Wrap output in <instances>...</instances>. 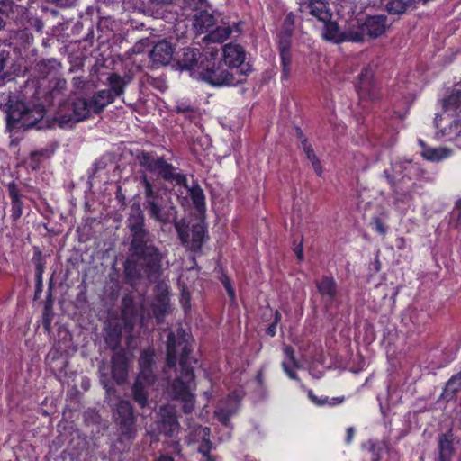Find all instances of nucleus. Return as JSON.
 <instances>
[{"mask_svg": "<svg viewBox=\"0 0 461 461\" xmlns=\"http://www.w3.org/2000/svg\"><path fill=\"white\" fill-rule=\"evenodd\" d=\"M174 111L178 114H182L191 122H194L199 117L198 108L186 102H177Z\"/></svg>", "mask_w": 461, "mask_h": 461, "instance_id": "34", "label": "nucleus"}, {"mask_svg": "<svg viewBox=\"0 0 461 461\" xmlns=\"http://www.w3.org/2000/svg\"><path fill=\"white\" fill-rule=\"evenodd\" d=\"M174 56L172 45L167 41L156 43L149 53L150 59L157 65L168 64Z\"/></svg>", "mask_w": 461, "mask_h": 461, "instance_id": "20", "label": "nucleus"}, {"mask_svg": "<svg viewBox=\"0 0 461 461\" xmlns=\"http://www.w3.org/2000/svg\"><path fill=\"white\" fill-rule=\"evenodd\" d=\"M186 188L189 190V195L195 210L198 212H204L206 208L205 194L198 182H194L191 187L187 186Z\"/></svg>", "mask_w": 461, "mask_h": 461, "instance_id": "32", "label": "nucleus"}, {"mask_svg": "<svg viewBox=\"0 0 461 461\" xmlns=\"http://www.w3.org/2000/svg\"><path fill=\"white\" fill-rule=\"evenodd\" d=\"M54 68L53 62L51 60H40L35 64L34 70L37 73L39 78H46Z\"/></svg>", "mask_w": 461, "mask_h": 461, "instance_id": "38", "label": "nucleus"}, {"mask_svg": "<svg viewBox=\"0 0 461 461\" xmlns=\"http://www.w3.org/2000/svg\"><path fill=\"white\" fill-rule=\"evenodd\" d=\"M284 354L285 357L289 360L290 364L294 367H299V362L295 357V351L294 348L290 345H285L283 348Z\"/></svg>", "mask_w": 461, "mask_h": 461, "instance_id": "45", "label": "nucleus"}, {"mask_svg": "<svg viewBox=\"0 0 461 461\" xmlns=\"http://www.w3.org/2000/svg\"><path fill=\"white\" fill-rule=\"evenodd\" d=\"M180 424L175 412L167 408H162L158 423L160 433L167 438H175L178 434Z\"/></svg>", "mask_w": 461, "mask_h": 461, "instance_id": "19", "label": "nucleus"}, {"mask_svg": "<svg viewBox=\"0 0 461 461\" xmlns=\"http://www.w3.org/2000/svg\"><path fill=\"white\" fill-rule=\"evenodd\" d=\"M130 360L124 348L114 351L111 357V374L118 385L126 383L129 375Z\"/></svg>", "mask_w": 461, "mask_h": 461, "instance_id": "13", "label": "nucleus"}, {"mask_svg": "<svg viewBox=\"0 0 461 461\" xmlns=\"http://www.w3.org/2000/svg\"><path fill=\"white\" fill-rule=\"evenodd\" d=\"M7 191L11 199V219L14 222H16L23 215V195L14 181H12L7 185Z\"/></svg>", "mask_w": 461, "mask_h": 461, "instance_id": "22", "label": "nucleus"}, {"mask_svg": "<svg viewBox=\"0 0 461 461\" xmlns=\"http://www.w3.org/2000/svg\"><path fill=\"white\" fill-rule=\"evenodd\" d=\"M92 104L89 98L74 97L61 109L55 120L60 127L68 123H77L91 116Z\"/></svg>", "mask_w": 461, "mask_h": 461, "instance_id": "10", "label": "nucleus"}, {"mask_svg": "<svg viewBox=\"0 0 461 461\" xmlns=\"http://www.w3.org/2000/svg\"><path fill=\"white\" fill-rule=\"evenodd\" d=\"M140 373L139 378H142L149 384H152L156 381L154 372L155 353L152 349H145L140 353L139 359Z\"/></svg>", "mask_w": 461, "mask_h": 461, "instance_id": "18", "label": "nucleus"}, {"mask_svg": "<svg viewBox=\"0 0 461 461\" xmlns=\"http://www.w3.org/2000/svg\"><path fill=\"white\" fill-rule=\"evenodd\" d=\"M0 110L5 113V128L10 133L28 130L50 128L42 104L32 105L21 93L5 91L0 93Z\"/></svg>", "mask_w": 461, "mask_h": 461, "instance_id": "4", "label": "nucleus"}, {"mask_svg": "<svg viewBox=\"0 0 461 461\" xmlns=\"http://www.w3.org/2000/svg\"><path fill=\"white\" fill-rule=\"evenodd\" d=\"M43 290V280L35 279L34 300H37Z\"/></svg>", "mask_w": 461, "mask_h": 461, "instance_id": "57", "label": "nucleus"}, {"mask_svg": "<svg viewBox=\"0 0 461 461\" xmlns=\"http://www.w3.org/2000/svg\"><path fill=\"white\" fill-rule=\"evenodd\" d=\"M442 113H437L434 126L438 139L452 141L461 137V89H454L442 101Z\"/></svg>", "mask_w": 461, "mask_h": 461, "instance_id": "6", "label": "nucleus"}, {"mask_svg": "<svg viewBox=\"0 0 461 461\" xmlns=\"http://www.w3.org/2000/svg\"><path fill=\"white\" fill-rule=\"evenodd\" d=\"M154 461H175V459L171 456H169L167 454H164V455L159 456Z\"/></svg>", "mask_w": 461, "mask_h": 461, "instance_id": "62", "label": "nucleus"}, {"mask_svg": "<svg viewBox=\"0 0 461 461\" xmlns=\"http://www.w3.org/2000/svg\"><path fill=\"white\" fill-rule=\"evenodd\" d=\"M52 305H53V299H52V293H51V283H50L49 293L46 297V302H45L43 310H46L47 312H50V311H52Z\"/></svg>", "mask_w": 461, "mask_h": 461, "instance_id": "56", "label": "nucleus"}, {"mask_svg": "<svg viewBox=\"0 0 461 461\" xmlns=\"http://www.w3.org/2000/svg\"><path fill=\"white\" fill-rule=\"evenodd\" d=\"M114 420L121 432V437L129 440L136 434V417L133 407L128 400H120L116 405Z\"/></svg>", "mask_w": 461, "mask_h": 461, "instance_id": "11", "label": "nucleus"}, {"mask_svg": "<svg viewBox=\"0 0 461 461\" xmlns=\"http://www.w3.org/2000/svg\"><path fill=\"white\" fill-rule=\"evenodd\" d=\"M216 416L221 424L225 426L228 425L230 419V413L229 411L223 409L219 410L218 411H216Z\"/></svg>", "mask_w": 461, "mask_h": 461, "instance_id": "52", "label": "nucleus"}, {"mask_svg": "<svg viewBox=\"0 0 461 461\" xmlns=\"http://www.w3.org/2000/svg\"><path fill=\"white\" fill-rule=\"evenodd\" d=\"M419 0H384L385 10L390 14L399 15L416 8Z\"/></svg>", "mask_w": 461, "mask_h": 461, "instance_id": "29", "label": "nucleus"}, {"mask_svg": "<svg viewBox=\"0 0 461 461\" xmlns=\"http://www.w3.org/2000/svg\"><path fill=\"white\" fill-rule=\"evenodd\" d=\"M419 142L423 147L421 156L429 161L438 162L450 156L451 150L446 148H429L425 147L424 142L420 140Z\"/></svg>", "mask_w": 461, "mask_h": 461, "instance_id": "31", "label": "nucleus"}, {"mask_svg": "<svg viewBox=\"0 0 461 461\" xmlns=\"http://www.w3.org/2000/svg\"><path fill=\"white\" fill-rule=\"evenodd\" d=\"M205 51L201 52L198 48H183L177 53L176 62L181 69L197 71L200 74V65L203 60Z\"/></svg>", "mask_w": 461, "mask_h": 461, "instance_id": "15", "label": "nucleus"}, {"mask_svg": "<svg viewBox=\"0 0 461 461\" xmlns=\"http://www.w3.org/2000/svg\"><path fill=\"white\" fill-rule=\"evenodd\" d=\"M294 135L297 138V140L300 141L301 147H303L304 143L305 144L310 143L308 140V138L304 135L303 130L299 126L294 127Z\"/></svg>", "mask_w": 461, "mask_h": 461, "instance_id": "53", "label": "nucleus"}, {"mask_svg": "<svg viewBox=\"0 0 461 461\" xmlns=\"http://www.w3.org/2000/svg\"><path fill=\"white\" fill-rule=\"evenodd\" d=\"M387 16L384 14L368 15L360 23V28L372 39L384 34L388 27Z\"/></svg>", "mask_w": 461, "mask_h": 461, "instance_id": "17", "label": "nucleus"}, {"mask_svg": "<svg viewBox=\"0 0 461 461\" xmlns=\"http://www.w3.org/2000/svg\"><path fill=\"white\" fill-rule=\"evenodd\" d=\"M234 32L237 35L241 34L242 22L233 23L231 25L227 26H216L209 32L206 39L212 42H223Z\"/></svg>", "mask_w": 461, "mask_h": 461, "instance_id": "21", "label": "nucleus"}, {"mask_svg": "<svg viewBox=\"0 0 461 461\" xmlns=\"http://www.w3.org/2000/svg\"><path fill=\"white\" fill-rule=\"evenodd\" d=\"M114 99L115 98L112 95V92L107 89L95 92L93 96L89 98L93 113H101L107 105L113 103Z\"/></svg>", "mask_w": 461, "mask_h": 461, "instance_id": "28", "label": "nucleus"}, {"mask_svg": "<svg viewBox=\"0 0 461 461\" xmlns=\"http://www.w3.org/2000/svg\"><path fill=\"white\" fill-rule=\"evenodd\" d=\"M315 285L322 299L331 303L336 298L338 285L332 276H322L315 281Z\"/></svg>", "mask_w": 461, "mask_h": 461, "instance_id": "23", "label": "nucleus"}, {"mask_svg": "<svg viewBox=\"0 0 461 461\" xmlns=\"http://www.w3.org/2000/svg\"><path fill=\"white\" fill-rule=\"evenodd\" d=\"M307 159L312 164V167L318 176H322L323 167L318 156L315 154L313 147L311 143L305 144L302 147Z\"/></svg>", "mask_w": 461, "mask_h": 461, "instance_id": "35", "label": "nucleus"}, {"mask_svg": "<svg viewBox=\"0 0 461 461\" xmlns=\"http://www.w3.org/2000/svg\"><path fill=\"white\" fill-rule=\"evenodd\" d=\"M59 148V142L56 140H52L49 142L44 148L40 149L32 150L37 153V156H40L42 159L50 158L56 152Z\"/></svg>", "mask_w": 461, "mask_h": 461, "instance_id": "43", "label": "nucleus"}, {"mask_svg": "<svg viewBox=\"0 0 461 461\" xmlns=\"http://www.w3.org/2000/svg\"><path fill=\"white\" fill-rule=\"evenodd\" d=\"M280 57L281 75L280 79L282 82L290 79L292 75V52H278Z\"/></svg>", "mask_w": 461, "mask_h": 461, "instance_id": "36", "label": "nucleus"}, {"mask_svg": "<svg viewBox=\"0 0 461 461\" xmlns=\"http://www.w3.org/2000/svg\"><path fill=\"white\" fill-rule=\"evenodd\" d=\"M454 211H458L459 212L458 217L461 216V198L456 201V203L455 204Z\"/></svg>", "mask_w": 461, "mask_h": 461, "instance_id": "64", "label": "nucleus"}, {"mask_svg": "<svg viewBox=\"0 0 461 461\" xmlns=\"http://www.w3.org/2000/svg\"><path fill=\"white\" fill-rule=\"evenodd\" d=\"M366 36V33L363 32L360 28V24L358 25V30L357 31H349V32H344V38H342L340 41L342 42L346 41H351V42H357V43H362L365 41V37Z\"/></svg>", "mask_w": 461, "mask_h": 461, "instance_id": "39", "label": "nucleus"}, {"mask_svg": "<svg viewBox=\"0 0 461 461\" xmlns=\"http://www.w3.org/2000/svg\"><path fill=\"white\" fill-rule=\"evenodd\" d=\"M100 384L105 390L107 395H113L116 393L113 383L108 378L106 375H102L100 378Z\"/></svg>", "mask_w": 461, "mask_h": 461, "instance_id": "46", "label": "nucleus"}, {"mask_svg": "<svg viewBox=\"0 0 461 461\" xmlns=\"http://www.w3.org/2000/svg\"><path fill=\"white\" fill-rule=\"evenodd\" d=\"M139 180L143 189V208L149 219L161 225L173 224L182 246L195 255L201 254L204 242L209 240L206 226L195 223L190 230L185 219H178L177 209L171 199L163 197L161 189L151 182L146 173L140 175Z\"/></svg>", "mask_w": 461, "mask_h": 461, "instance_id": "3", "label": "nucleus"}, {"mask_svg": "<svg viewBox=\"0 0 461 461\" xmlns=\"http://www.w3.org/2000/svg\"><path fill=\"white\" fill-rule=\"evenodd\" d=\"M293 32L282 30L276 35L278 52L291 51Z\"/></svg>", "mask_w": 461, "mask_h": 461, "instance_id": "37", "label": "nucleus"}, {"mask_svg": "<svg viewBox=\"0 0 461 461\" xmlns=\"http://www.w3.org/2000/svg\"><path fill=\"white\" fill-rule=\"evenodd\" d=\"M296 258L299 262L303 260V237H301V240L298 245L295 246L294 249Z\"/></svg>", "mask_w": 461, "mask_h": 461, "instance_id": "55", "label": "nucleus"}, {"mask_svg": "<svg viewBox=\"0 0 461 461\" xmlns=\"http://www.w3.org/2000/svg\"><path fill=\"white\" fill-rule=\"evenodd\" d=\"M136 160L141 167L149 173H157L166 183L187 187V177L177 172V168L168 163L164 157L158 156L154 151L140 150L136 154Z\"/></svg>", "mask_w": 461, "mask_h": 461, "instance_id": "8", "label": "nucleus"}, {"mask_svg": "<svg viewBox=\"0 0 461 461\" xmlns=\"http://www.w3.org/2000/svg\"><path fill=\"white\" fill-rule=\"evenodd\" d=\"M7 55L8 54H5V51H2L0 53V73L2 72V70L5 67ZM4 84H5V78L0 77V86H3Z\"/></svg>", "mask_w": 461, "mask_h": 461, "instance_id": "58", "label": "nucleus"}, {"mask_svg": "<svg viewBox=\"0 0 461 461\" xmlns=\"http://www.w3.org/2000/svg\"><path fill=\"white\" fill-rule=\"evenodd\" d=\"M165 444H166L167 448L170 449L173 454H175L176 456L181 455L182 446H181L179 440L172 439V440L167 441Z\"/></svg>", "mask_w": 461, "mask_h": 461, "instance_id": "49", "label": "nucleus"}, {"mask_svg": "<svg viewBox=\"0 0 461 461\" xmlns=\"http://www.w3.org/2000/svg\"><path fill=\"white\" fill-rule=\"evenodd\" d=\"M215 22V17L205 10L196 12L193 17V26L198 34H208Z\"/></svg>", "mask_w": 461, "mask_h": 461, "instance_id": "26", "label": "nucleus"}, {"mask_svg": "<svg viewBox=\"0 0 461 461\" xmlns=\"http://www.w3.org/2000/svg\"><path fill=\"white\" fill-rule=\"evenodd\" d=\"M282 368L290 379L299 380L297 373L294 371L286 362L282 363Z\"/></svg>", "mask_w": 461, "mask_h": 461, "instance_id": "54", "label": "nucleus"}, {"mask_svg": "<svg viewBox=\"0 0 461 461\" xmlns=\"http://www.w3.org/2000/svg\"><path fill=\"white\" fill-rule=\"evenodd\" d=\"M422 175L421 167L411 160L397 161L392 164V173L388 169L383 172L397 203H408L412 200L416 180Z\"/></svg>", "mask_w": 461, "mask_h": 461, "instance_id": "5", "label": "nucleus"}, {"mask_svg": "<svg viewBox=\"0 0 461 461\" xmlns=\"http://www.w3.org/2000/svg\"><path fill=\"white\" fill-rule=\"evenodd\" d=\"M194 338L183 327L170 330L166 341L165 367L175 370L176 377L169 386V394L175 401H180L185 413H191L194 409L196 387L194 365L197 360L191 357Z\"/></svg>", "mask_w": 461, "mask_h": 461, "instance_id": "2", "label": "nucleus"}, {"mask_svg": "<svg viewBox=\"0 0 461 461\" xmlns=\"http://www.w3.org/2000/svg\"><path fill=\"white\" fill-rule=\"evenodd\" d=\"M370 226L374 230H375L379 235L383 237H384L387 233V226L378 216H374L371 218Z\"/></svg>", "mask_w": 461, "mask_h": 461, "instance_id": "44", "label": "nucleus"}, {"mask_svg": "<svg viewBox=\"0 0 461 461\" xmlns=\"http://www.w3.org/2000/svg\"><path fill=\"white\" fill-rule=\"evenodd\" d=\"M282 319L281 312L278 310H276L274 312V320L273 322L278 324Z\"/></svg>", "mask_w": 461, "mask_h": 461, "instance_id": "63", "label": "nucleus"}, {"mask_svg": "<svg viewBox=\"0 0 461 461\" xmlns=\"http://www.w3.org/2000/svg\"><path fill=\"white\" fill-rule=\"evenodd\" d=\"M127 228L131 233L129 258L123 263L124 279L132 285L142 278L157 282L162 275L163 255L146 228V219L139 203L131 207L127 218Z\"/></svg>", "mask_w": 461, "mask_h": 461, "instance_id": "1", "label": "nucleus"}, {"mask_svg": "<svg viewBox=\"0 0 461 461\" xmlns=\"http://www.w3.org/2000/svg\"><path fill=\"white\" fill-rule=\"evenodd\" d=\"M461 391V371L456 375L451 376V378L447 381L445 392L450 393L452 395H456L457 393Z\"/></svg>", "mask_w": 461, "mask_h": 461, "instance_id": "42", "label": "nucleus"}, {"mask_svg": "<svg viewBox=\"0 0 461 461\" xmlns=\"http://www.w3.org/2000/svg\"><path fill=\"white\" fill-rule=\"evenodd\" d=\"M294 23H295V15L293 12H289L288 14H286V15L285 17L282 30L294 32Z\"/></svg>", "mask_w": 461, "mask_h": 461, "instance_id": "47", "label": "nucleus"}, {"mask_svg": "<svg viewBox=\"0 0 461 461\" xmlns=\"http://www.w3.org/2000/svg\"><path fill=\"white\" fill-rule=\"evenodd\" d=\"M212 444L210 439H203V443L198 447V452L203 455V457L212 456L210 454Z\"/></svg>", "mask_w": 461, "mask_h": 461, "instance_id": "50", "label": "nucleus"}, {"mask_svg": "<svg viewBox=\"0 0 461 461\" xmlns=\"http://www.w3.org/2000/svg\"><path fill=\"white\" fill-rule=\"evenodd\" d=\"M140 380H142V378H139V376H137V379L132 385L131 393L134 402L143 409L148 405V393Z\"/></svg>", "mask_w": 461, "mask_h": 461, "instance_id": "33", "label": "nucleus"}, {"mask_svg": "<svg viewBox=\"0 0 461 461\" xmlns=\"http://www.w3.org/2000/svg\"><path fill=\"white\" fill-rule=\"evenodd\" d=\"M122 338V328L118 322H109L105 327L104 341L112 351L119 350Z\"/></svg>", "mask_w": 461, "mask_h": 461, "instance_id": "25", "label": "nucleus"}, {"mask_svg": "<svg viewBox=\"0 0 461 461\" xmlns=\"http://www.w3.org/2000/svg\"><path fill=\"white\" fill-rule=\"evenodd\" d=\"M131 77H122L118 73H111L107 77L108 91L112 92V95L119 97L124 94L126 86L129 85Z\"/></svg>", "mask_w": 461, "mask_h": 461, "instance_id": "30", "label": "nucleus"}, {"mask_svg": "<svg viewBox=\"0 0 461 461\" xmlns=\"http://www.w3.org/2000/svg\"><path fill=\"white\" fill-rule=\"evenodd\" d=\"M219 280L222 284V285L224 286L230 300L231 302L235 303V301H236V293H235V290H234V288L232 286L231 280L228 276L227 273L222 268L221 270V276L219 277Z\"/></svg>", "mask_w": 461, "mask_h": 461, "instance_id": "41", "label": "nucleus"}, {"mask_svg": "<svg viewBox=\"0 0 461 461\" xmlns=\"http://www.w3.org/2000/svg\"><path fill=\"white\" fill-rule=\"evenodd\" d=\"M328 17L321 15L319 13H310L306 19H316L323 23L322 38L327 41L333 43H342L344 32H341L337 22L332 21V13L328 7Z\"/></svg>", "mask_w": 461, "mask_h": 461, "instance_id": "14", "label": "nucleus"}, {"mask_svg": "<svg viewBox=\"0 0 461 461\" xmlns=\"http://www.w3.org/2000/svg\"><path fill=\"white\" fill-rule=\"evenodd\" d=\"M298 4V12L303 18H307L308 14L314 12L328 17L329 3L326 0H300Z\"/></svg>", "mask_w": 461, "mask_h": 461, "instance_id": "24", "label": "nucleus"}, {"mask_svg": "<svg viewBox=\"0 0 461 461\" xmlns=\"http://www.w3.org/2000/svg\"><path fill=\"white\" fill-rule=\"evenodd\" d=\"M346 433H347L346 442H347L348 444H349V443H351V441H352V438H353L354 434H355V430H354V429H353V428H351V427H350V428H348V429H347Z\"/></svg>", "mask_w": 461, "mask_h": 461, "instance_id": "61", "label": "nucleus"}, {"mask_svg": "<svg viewBox=\"0 0 461 461\" xmlns=\"http://www.w3.org/2000/svg\"><path fill=\"white\" fill-rule=\"evenodd\" d=\"M121 315L124 325L131 329L133 328L137 318V309L134 300L130 294H125L122 299Z\"/></svg>", "mask_w": 461, "mask_h": 461, "instance_id": "27", "label": "nucleus"}, {"mask_svg": "<svg viewBox=\"0 0 461 461\" xmlns=\"http://www.w3.org/2000/svg\"><path fill=\"white\" fill-rule=\"evenodd\" d=\"M51 321H52V311L47 312L46 310H43V313H42V326H43V329L47 332L50 331Z\"/></svg>", "mask_w": 461, "mask_h": 461, "instance_id": "51", "label": "nucleus"}, {"mask_svg": "<svg viewBox=\"0 0 461 461\" xmlns=\"http://www.w3.org/2000/svg\"><path fill=\"white\" fill-rule=\"evenodd\" d=\"M42 158L37 156L36 152L31 151L29 154V167L32 170H38L41 167Z\"/></svg>", "mask_w": 461, "mask_h": 461, "instance_id": "48", "label": "nucleus"}, {"mask_svg": "<svg viewBox=\"0 0 461 461\" xmlns=\"http://www.w3.org/2000/svg\"><path fill=\"white\" fill-rule=\"evenodd\" d=\"M355 88L362 100L374 101L379 98V91L374 81V71L370 66H366L361 69Z\"/></svg>", "mask_w": 461, "mask_h": 461, "instance_id": "12", "label": "nucleus"}, {"mask_svg": "<svg viewBox=\"0 0 461 461\" xmlns=\"http://www.w3.org/2000/svg\"><path fill=\"white\" fill-rule=\"evenodd\" d=\"M278 324L275 322H271L266 330V334L271 338L275 337L276 334V327Z\"/></svg>", "mask_w": 461, "mask_h": 461, "instance_id": "59", "label": "nucleus"}, {"mask_svg": "<svg viewBox=\"0 0 461 461\" xmlns=\"http://www.w3.org/2000/svg\"><path fill=\"white\" fill-rule=\"evenodd\" d=\"M308 395L312 402H313L317 405H323L326 402H328V397H326L324 400H318V398L313 394L312 391H310Z\"/></svg>", "mask_w": 461, "mask_h": 461, "instance_id": "60", "label": "nucleus"}, {"mask_svg": "<svg viewBox=\"0 0 461 461\" xmlns=\"http://www.w3.org/2000/svg\"><path fill=\"white\" fill-rule=\"evenodd\" d=\"M455 452V436L450 428L438 437L434 461H452Z\"/></svg>", "mask_w": 461, "mask_h": 461, "instance_id": "16", "label": "nucleus"}, {"mask_svg": "<svg viewBox=\"0 0 461 461\" xmlns=\"http://www.w3.org/2000/svg\"><path fill=\"white\" fill-rule=\"evenodd\" d=\"M200 68L201 78L212 86H236L243 84L237 73L226 67L222 59L218 58V50H206Z\"/></svg>", "mask_w": 461, "mask_h": 461, "instance_id": "7", "label": "nucleus"}, {"mask_svg": "<svg viewBox=\"0 0 461 461\" xmlns=\"http://www.w3.org/2000/svg\"><path fill=\"white\" fill-rule=\"evenodd\" d=\"M247 52L244 46L230 41L222 46L221 59L226 67L237 73L242 83L246 82L247 77L252 72V66L247 61Z\"/></svg>", "mask_w": 461, "mask_h": 461, "instance_id": "9", "label": "nucleus"}, {"mask_svg": "<svg viewBox=\"0 0 461 461\" xmlns=\"http://www.w3.org/2000/svg\"><path fill=\"white\" fill-rule=\"evenodd\" d=\"M32 262L35 267V279L43 280V273L45 270V263L41 258V250L37 249L34 251Z\"/></svg>", "mask_w": 461, "mask_h": 461, "instance_id": "40", "label": "nucleus"}]
</instances>
